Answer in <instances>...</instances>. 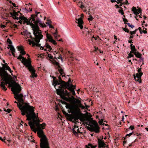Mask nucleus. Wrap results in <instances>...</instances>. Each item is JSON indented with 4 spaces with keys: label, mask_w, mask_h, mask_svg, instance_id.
<instances>
[{
    "label": "nucleus",
    "mask_w": 148,
    "mask_h": 148,
    "mask_svg": "<svg viewBox=\"0 0 148 148\" xmlns=\"http://www.w3.org/2000/svg\"><path fill=\"white\" fill-rule=\"evenodd\" d=\"M87 129L91 132H94L96 133H99V127L95 121L94 122L90 127H87Z\"/></svg>",
    "instance_id": "obj_9"
},
{
    "label": "nucleus",
    "mask_w": 148,
    "mask_h": 148,
    "mask_svg": "<svg viewBox=\"0 0 148 148\" xmlns=\"http://www.w3.org/2000/svg\"><path fill=\"white\" fill-rule=\"evenodd\" d=\"M135 34V32H134V31L130 32V34L131 35H132L133 34Z\"/></svg>",
    "instance_id": "obj_55"
},
{
    "label": "nucleus",
    "mask_w": 148,
    "mask_h": 148,
    "mask_svg": "<svg viewBox=\"0 0 148 148\" xmlns=\"http://www.w3.org/2000/svg\"><path fill=\"white\" fill-rule=\"evenodd\" d=\"M45 47H46L47 49H49L48 51L50 52H52L53 51V49L47 43H46L45 46Z\"/></svg>",
    "instance_id": "obj_29"
},
{
    "label": "nucleus",
    "mask_w": 148,
    "mask_h": 148,
    "mask_svg": "<svg viewBox=\"0 0 148 148\" xmlns=\"http://www.w3.org/2000/svg\"><path fill=\"white\" fill-rule=\"evenodd\" d=\"M27 120L30 121L29 124L32 130L36 133L37 132L38 136L40 138V148H50L48 140L44 134L43 130L44 129L46 125L45 123L40 124L42 120L39 119L38 116H36L34 112V108L33 106L26 114Z\"/></svg>",
    "instance_id": "obj_1"
},
{
    "label": "nucleus",
    "mask_w": 148,
    "mask_h": 148,
    "mask_svg": "<svg viewBox=\"0 0 148 148\" xmlns=\"http://www.w3.org/2000/svg\"><path fill=\"white\" fill-rule=\"evenodd\" d=\"M92 19H93V18H92V16H89V18H88V20L89 21H91L92 20Z\"/></svg>",
    "instance_id": "obj_52"
},
{
    "label": "nucleus",
    "mask_w": 148,
    "mask_h": 148,
    "mask_svg": "<svg viewBox=\"0 0 148 148\" xmlns=\"http://www.w3.org/2000/svg\"><path fill=\"white\" fill-rule=\"evenodd\" d=\"M98 147L99 148H106L108 147V145L105 143L104 141L100 138H98Z\"/></svg>",
    "instance_id": "obj_15"
},
{
    "label": "nucleus",
    "mask_w": 148,
    "mask_h": 148,
    "mask_svg": "<svg viewBox=\"0 0 148 148\" xmlns=\"http://www.w3.org/2000/svg\"><path fill=\"white\" fill-rule=\"evenodd\" d=\"M48 54L47 56L49 57L50 59H53V56H51V54L48 53V52L47 53Z\"/></svg>",
    "instance_id": "obj_43"
},
{
    "label": "nucleus",
    "mask_w": 148,
    "mask_h": 148,
    "mask_svg": "<svg viewBox=\"0 0 148 148\" xmlns=\"http://www.w3.org/2000/svg\"><path fill=\"white\" fill-rule=\"evenodd\" d=\"M66 108L69 109L68 110L69 114L64 111L62 110L63 114L65 115L69 121H71L74 119L75 121L79 119L82 121L84 119V114L81 113L80 109L75 104L66 103Z\"/></svg>",
    "instance_id": "obj_2"
},
{
    "label": "nucleus",
    "mask_w": 148,
    "mask_h": 148,
    "mask_svg": "<svg viewBox=\"0 0 148 148\" xmlns=\"http://www.w3.org/2000/svg\"><path fill=\"white\" fill-rule=\"evenodd\" d=\"M57 32L56 31V32L53 33V34L54 35V36L55 37V38H56L57 37Z\"/></svg>",
    "instance_id": "obj_60"
},
{
    "label": "nucleus",
    "mask_w": 148,
    "mask_h": 148,
    "mask_svg": "<svg viewBox=\"0 0 148 148\" xmlns=\"http://www.w3.org/2000/svg\"><path fill=\"white\" fill-rule=\"evenodd\" d=\"M115 6L116 7V8H120V7H119V6L117 5V4H116L115 5Z\"/></svg>",
    "instance_id": "obj_64"
},
{
    "label": "nucleus",
    "mask_w": 148,
    "mask_h": 148,
    "mask_svg": "<svg viewBox=\"0 0 148 148\" xmlns=\"http://www.w3.org/2000/svg\"><path fill=\"white\" fill-rule=\"evenodd\" d=\"M50 28H54L51 25V24L48 25Z\"/></svg>",
    "instance_id": "obj_59"
},
{
    "label": "nucleus",
    "mask_w": 148,
    "mask_h": 148,
    "mask_svg": "<svg viewBox=\"0 0 148 148\" xmlns=\"http://www.w3.org/2000/svg\"><path fill=\"white\" fill-rule=\"evenodd\" d=\"M7 41L10 44H12V42L9 39H8L7 40Z\"/></svg>",
    "instance_id": "obj_53"
},
{
    "label": "nucleus",
    "mask_w": 148,
    "mask_h": 148,
    "mask_svg": "<svg viewBox=\"0 0 148 148\" xmlns=\"http://www.w3.org/2000/svg\"><path fill=\"white\" fill-rule=\"evenodd\" d=\"M131 51L132 52V53H134L136 51V49L135 48V47L134 46H133V47H131Z\"/></svg>",
    "instance_id": "obj_37"
},
{
    "label": "nucleus",
    "mask_w": 148,
    "mask_h": 148,
    "mask_svg": "<svg viewBox=\"0 0 148 148\" xmlns=\"http://www.w3.org/2000/svg\"><path fill=\"white\" fill-rule=\"evenodd\" d=\"M143 74V73H137L136 74L135 76L136 77V78H139V79H141V76Z\"/></svg>",
    "instance_id": "obj_32"
},
{
    "label": "nucleus",
    "mask_w": 148,
    "mask_h": 148,
    "mask_svg": "<svg viewBox=\"0 0 148 148\" xmlns=\"http://www.w3.org/2000/svg\"><path fill=\"white\" fill-rule=\"evenodd\" d=\"M11 14L13 18H14L15 16H18V15L17 13L15 11H14L13 13H11Z\"/></svg>",
    "instance_id": "obj_36"
},
{
    "label": "nucleus",
    "mask_w": 148,
    "mask_h": 148,
    "mask_svg": "<svg viewBox=\"0 0 148 148\" xmlns=\"http://www.w3.org/2000/svg\"><path fill=\"white\" fill-rule=\"evenodd\" d=\"M58 90L57 95H59L62 99L67 101L70 102L73 104L77 103V105H76L79 108L82 107V104L81 103V101L79 99H75L74 97L73 96H71V97L69 96L68 97H66L63 94L64 93L63 90L61 91V90L60 89Z\"/></svg>",
    "instance_id": "obj_5"
},
{
    "label": "nucleus",
    "mask_w": 148,
    "mask_h": 148,
    "mask_svg": "<svg viewBox=\"0 0 148 148\" xmlns=\"http://www.w3.org/2000/svg\"><path fill=\"white\" fill-rule=\"evenodd\" d=\"M123 21L124 22V23L125 24H127V22H128V21L126 18H123Z\"/></svg>",
    "instance_id": "obj_49"
},
{
    "label": "nucleus",
    "mask_w": 148,
    "mask_h": 148,
    "mask_svg": "<svg viewBox=\"0 0 148 148\" xmlns=\"http://www.w3.org/2000/svg\"><path fill=\"white\" fill-rule=\"evenodd\" d=\"M78 128V126L76 125H74V128L73 129V131L74 134L75 136L78 135V133H81Z\"/></svg>",
    "instance_id": "obj_19"
},
{
    "label": "nucleus",
    "mask_w": 148,
    "mask_h": 148,
    "mask_svg": "<svg viewBox=\"0 0 148 148\" xmlns=\"http://www.w3.org/2000/svg\"><path fill=\"white\" fill-rule=\"evenodd\" d=\"M16 20H18L20 19V17H19L18 16H15L14 18Z\"/></svg>",
    "instance_id": "obj_57"
},
{
    "label": "nucleus",
    "mask_w": 148,
    "mask_h": 148,
    "mask_svg": "<svg viewBox=\"0 0 148 148\" xmlns=\"http://www.w3.org/2000/svg\"><path fill=\"white\" fill-rule=\"evenodd\" d=\"M18 50L19 51H21L24 50L22 46H19L18 47Z\"/></svg>",
    "instance_id": "obj_42"
},
{
    "label": "nucleus",
    "mask_w": 148,
    "mask_h": 148,
    "mask_svg": "<svg viewBox=\"0 0 148 148\" xmlns=\"http://www.w3.org/2000/svg\"><path fill=\"white\" fill-rule=\"evenodd\" d=\"M0 140H1L2 141L4 142V143H5L6 144H7L8 143H9L10 142H11L10 140H7L6 141H5V139H3L1 137H0Z\"/></svg>",
    "instance_id": "obj_33"
},
{
    "label": "nucleus",
    "mask_w": 148,
    "mask_h": 148,
    "mask_svg": "<svg viewBox=\"0 0 148 148\" xmlns=\"http://www.w3.org/2000/svg\"><path fill=\"white\" fill-rule=\"evenodd\" d=\"M99 122L100 124H102V123H103V120L101 119V120L99 121Z\"/></svg>",
    "instance_id": "obj_61"
},
{
    "label": "nucleus",
    "mask_w": 148,
    "mask_h": 148,
    "mask_svg": "<svg viewBox=\"0 0 148 148\" xmlns=\"http://www.w3.org/2000/svg\"><path fill=\"white\" fill-rule=\"evenodd\" d=\"M51 21L50 20H48L47 22H46V23L48 25L51 24Z\"/></svg>",
    "instance_id": "obj_46"
},
{
    "label": "nucleus",
    "mask_w": 148,
    "mask_h": 148,
    "mask_svg": "<svg viewBox=\"0 0 148 148\" xmlns=\"http://www.w3.org/2000/svg\"><path fill=\"white\" fill-rule=\"evenodd\" d=\"M146 30L147 29L145 27H143V32L144 34H147V32Z\"/></svg>",
    "instance_id": "obj_45"
},
{
    "label": "nucleus",
    "mask_w": 148,
    "mask_h": 148,
    "mask_svg": "<svg viewBox=\"0 0 148 148\" xmlns=\"http://www.w3.org/2000/svg\"><path fill=\"white\" fill-rule=\"evenodd\" d=\"M22 56L21 54H20L19 56L17 58V59L21 60V59H22V60H23V58H25Z\"/></svg>",
    "instance_id": "obj_39"
},
{
    "label": "nucleus",
    "mask_w": 148,
    "mask_h": 148,
    "mask_svg": "<svg viewBox=\"0 0 148 148\" xmlns=\"http://www.w3.org/2000/svg\"><path fill=\"white\" fill-rule=\"evenodd\" d=\"M78 5H79L80 6V8H84V5H82V2H79L78 4Z\"/></svg>",
    "instance_id": "obj_40"
},
{
    "label": "nucleus",
    "mask_w": 148,
    "mask_h": 148,
    "mask_svg": "<svg viewBox=\"0 0 148 148\" xmlns=\"http://www.w3.org/2000/svg\"><path fill=\"white\" fill-rule=\"evenodd\" d=\"M134 79L135 81H137L138 82H139L140 83H141V79H139V78H136V77L135 75H134Z\"/></svg>",
    "instance_id": "obj_34"
},
{
    "label": "nucleus",
    "mask_w": 148,
    "mask_h": 148,
    "mask_svg": "<svg viewBox=\"0 0 148 148\" xmlns=\"http://www.w3.org/2000/svg\"><path fill=\"white\" fill-rule=\"evenodd\" d=\"M0 76L2 78L3 81H5L4 82V85L8 84L9 86L11 87V86L10 85V84H12V82L14 81L11 76L10 75L5 76L2 75H0Z\"/></svg>",
    "instance_id": "obj_10"
},
{
    "label": "nucleus",
    "mask_w": 148,
    "mask_h": 148,
    "mask_svg": "<svg viewBox=\"0 0 148 148\" xmlns=\"http://www.w3.org/2000/svg\"><path fill=\"white\" fill-rule=\"evenodd\" d=\"M14 98L18 102L21 103L22 104H24V100L23 99V95L22 93L19 94V93H17L14 94Z\"/></svg>",
    "instance_id": "obj_13"
},
{
    "label": "nucleus",
    "mask_w": 148,
    "mask_h": 148,
    "mask_svg": "<svg viewBox=\"0 0 148 148\" xmlns=\"http://www.w3.org/2000/svg\"><path fill=\"white\" fill-rule=\"evenodd\" d=\"M93 38L94 39H96V38L94 37V36H93V37H92V38H91L90 39L91 40V41H92L93 42Z\"/></svg>",
    "instance_id": "obj_63"
},
{
    "label": "nucleus",
    "mask_w": 148,
    "mask_h": 148,
    "mask_svg": "<svg viewBox=\"0 0 148 148\" xmlns=\"http://www.w3.org/2000/svg\"><path fill=\"white\" fill-rule=\"evenodd\" d=\"M21 62L26 67L28 68L29 70L33 68L32 65L31 61L30 58L27 59L26 58H23V60H22Z\"/></svg>",
    "instance_id": "obj_11"
},
{
    "label": "nucleus",
    "mask_w": 148,
    "mask_h": 148,
    "mask_svg": "<svg viewBox=\"0 0 148 148\" xmlns=\"http://www.w3.org/2000/svg\"><path fill=\"white\" fill-rule=\"evenodd\" d=\"M20 19L22 21H23V23L25 24V23H26V24L27 25H29L30 26L31 24V23H33L32 22L31 23L30 22V21L31 20H32V19H31V17L29 19H27V18L24 17V16H20Z\"/></svg>",
    "instance_id": "obj_14"
},
{
    "label": "nucleus",
    "mask_w": 148,
    "mask_h": 148,
    "mask_svg": "<svg viewBox=\"0 0 148 148\" xmlns=\"http://www.w3.org/2000/svg\"><path fill=\"white\" fill-rule=\"evenodd\" d=\"M132 11L133 12L134 14L136 16L139 14V13H140L142 12V10L140 8L136 9V8L134 7H132Z\"/></svg>",
    "instance_id": "obj_18"
},
{
    "label": "nucleus",
    "mask_w": 148,
    "mask_h": 148,
    "mask_svg": "<svg viewBox=\"0 0 148 148\" xmlns=\"http://www.w3.org/2000/svg\"><path fill=\"white\" fill-rule=\"evenodd\" d=\"M28 41L29 42V44L30 45L32 44L33 47L35 45L36 47H40V44L38 43L39 42H35L36 43H35L34 42L35 41L34 40H31L29 39L28 40Z\"/></svg>",
    "instance_id": "obj_20"
},
{
    "label": "nucleus",
    "mask_w": 148,
    "mask_h": 148,
    "mask_svg": "<svg viewBox=\"0 0 148 148\" xmlns=\"http://www.w3.org/2000/svg\"><path fill=\"white\" fill-rule=\"evenodd\" d=\"M52 63L54 65L57 66H58V68H60V64L59 62H57L54 59H53L51 60Z\"/></svg>",
    "instance_id": "obj_26"
},
{
    "label": "nucleus",
    "mask_w": 148,
    "mask_h": 148,
    "mask_svg": "<svg viewBox=\"0 0 148 148\" xmlns=\"http://www.w3.org/2000/svg\"><path fill=\"white\" fill-rule=\"evenodd\" d=\"M138 73H141L140 72L141 71V68H138Z\"/></svg>",
    "instance_id": "obj_56"
},
{
    "label": "nucleus",
    "mask_w": 148,
    "mask_h": 148,
    "mask_svg": "<svg viewBox=\"0 0 148 148\" xmlns=\"http://www.w3.org/2000/svg\"><path fill=\"white\" fill-rule=\"evenodd\" d=\"M84 17V15L83 14L81 15V17L78 18L77 20V22H76L78 24V26L80 27L81 29H82L83 28V26L82 25L83 24V21L82 20V17Z\"/></svg>",
    "instance_id": "obj_17"
},
{
    "label": "nucleus",
    "mask_w": 148,
    "mask_h": 148,
    "mask_svg": "<svg viewBox=\"0 0 148 148\" xmlns=\"http://www.w3.org/2000/svg\"><path fill=\"white\" fill-rule=\"evenodd\" d=\"M20 53L22 56L24 55L26 53L25 51L24 50L21 51Z\"/></svg>",
    "instance_id": "obj_50"
},
{
    "label": "nucleus",
    "mask_w": 148,
    "mask_h": 148,
    "mask_svg": "<svg viewBox=\"0 0 148 148\" xmlns=\"http://www.w3.org/2000/svg\"><path fill=\"white\" fill-rule=\"evenodd\" d=\"M59 49L62 53H63V49L61 47L59 48Z\"/></svg>",
    "instance_id": "obj_54"
},
{
    "label": "nucleus",
    "mask_w": 148,
    "mask_h": 148,
    "mask_svg": "<svg viewBox=\"0 0 148 148\" xmlns=\"http://www.w3.org/2000/svg\"><path fill=\"white\" fill-rule=\"evenodd\" d=\"M11 110L10 109H8L7 110H6V111L8 112V113H10L11 111Z\"/></svg>",
    "instance_id": "obj_62"
},
{
    "label": "nucleus",
    "mask_w": 148,
    "mask_h": 148,
    "mask_svg": "<svg viewBox=\"0 0 148 148\" xmlns=\"http://www.w3.org/2000/svg\"><path fill=\"white\" fill-rule=\"evenodd\" d=\"M59 56L58 57V58H57L56 57H55L54 58V59H56V60H57V58H58L59 59H61V60L62 61H63V58H62V57L61 56V55L60 54H59Z\"/></svg>",
    "instance_id": "obj_35"
},
{
    "label": "nucleus",
    "mask_w": 148,
    "mask_h": 148,
    "mask_svg": "<svg viewBox=\"0 0 148 148\" xmlns=\"http://www.w3.org/2000/svg\"><path fill=\"white\" fill-rule=\"evenodd\" d=\"M120 8L121 10H119V13H120L121 15H123L124 14V12H123V11L122 8L121 7H120Z\"/></svg>",
    "instance_id": "obj_38"
},
{
    "label": "nucleus",
    "mask_w": 148,
    "mask_h": 148,
    "mask_svg": "<svg viewBox=\"0 0 148 148\" xmlns=\"http://www.w3.org/2000/svg\"><path fill=\"white\" fill-rule=\"evenodd\" d=\"M123 30L125 31L126 32L129 33V31L128 29L126 28H123Z\"/></svg>",
    "instance_id": "obj_48"
},
{
    "label": "nucleus",
    "mask_w": 148,
    "mask_h": 148,
    "mask_svg": "<svg viewBox=\"0 0 148 148\" xmlns=\"http://www.w3.org/2000/svg\"><path fill=\"white\" fill-rule=\"evenodd\" d=\"M134 127L133 126H132L131 125L129 127L130 129L131 130H133L134 129Z\"/></svg>",
    "instance_id": "obj_58"
},
{
    "label": "nucleus",
    "mask_w": 148,
    "mask_h": 148,
    "mask_svg": "<svg viewBox=\"0 0 148 148\" xmlns=\"http://www.w3.org/2000/svg\"><path fill=\"white\" fill-rule=\"evenodd\" d=\"M24 35H26L28 38H30L31 40H34V38L32 37L30 33L29 32L24 33Z\"/></svg>",
    "instance_id": "obj_27"
},
{
    "label": "nucleus",
    "mask_w": 148,
    "mask_h": 148,
    "mask_svg": "<svg viewBox=\"0 0 148 148\" xmlns=\"http://www.w3.org/2000/svg\"><path fill=\"white\" fill-rule=\"evenodd\" d=\"M9 2L10 3H11V4H12V5H13L14 7H16V4H15V3H14L12 2V1H9Z\"/></svg>",
    "instance_id": "obj_51"
},
{
    "label": "nucleus",
    "mask_w": 148,
    "mask_h": 148,
    "mask_svg": "<svg viewBox=\"0 0 148 148\" xmlns=\"http://www.w3.org/2000/svg\"><path fill=\"white\" fill-rule=\"evenodd\" d=\"M132 52L131 51L130 53L128 54V56L127 57V58H129L131 57H133L134 56L133 54H132Z\"/></svg>",
    "instance_id": "obj_41"
},
{
    "label": "nucleus",
    "mask_w": 148,
    "mask_h": 148,
    "mask_svg": "<svg viewBox=\"0 0 148 148\" xmlns=\"http://www.w3.org/2000/svg\"><path fill=\"white\" fill-rule=\"evenodd\" d=\"M3 67L1 68H0V75H4L5 76H10L7 71H5V69L7 70L10 71L11 74L12 75V72H13L12 71H11V69L7 64V63H5V64H2Z\"/></svg>",
    "instance_id": "obj_8"
},
{
    "label": "nucleus",
    "mask_w": 148,
    "mask_h": 148,
    "mask_svg": "<svg viewBox=\"0 0 148 148\" xmlns=\"http://www.w3.org/2000/svg\"><path fill=\"white\" fill-rule=\"evenodd\" d=\"M76 87V86L74 85L73 87H69L67 89L71 91L73 95H75V93L74 91V89H75Z\"/></svg>",
    "instance_id": "obj_23"
},
{
    "label": "nucleus",
    "mask_w": 148,
    "mask_h": 148,
    "mask_svg": "<svg viewBox=\"0 0 148 148\" xmlns=\"http://www.w3.org/2000/svg\"><path fill=\"white\" fill-rule=\"evenodd\" d=\"M93 37V36L91 35V32L88 31L86 34L85 37V40L89 39Z\"/></svg>",
    "instance_id": "obj_22"
},
{
    "label": "nucleus",
    "mask_w": 148,
    "mask_h": 148,
    "mask_svg": "<svg viewBox=\"0 0 148 148\" xmlns=\"http://www.w3.org/2000/svg\"><path fill=\"white\" fill-rule=\"evenodd\" d=\"M127 25H128V26L131 27L132 28H133L134 27V25H132V24H130L129 23H127Z\"/></svg>",
    "instance_id": "obj_44"
},
{
    "label": "nucleus",
    "mask_w": 148,
    "mask_h": 148,
    "mask_svg": "<svg viewBox=\"0 0 148 148\" xmlns=\"http://www.w3.org/2000/svg\"><path fill=\"white\" fill-rule=\"evenodd\" d=\"M133 132H131V133H129V134H127L125 136V139H126V137L127 136H130L132 135L133 134Z\"/></svg>",
    "instance_id": "obj_47"
},
{
    "label": "nucleus",
    "mask_w": 148,
    "mask_h": 148,
    "mask_svg": "<svg viewBox=\"0 0 148 148\" xmlns=\"http://www.w3.org/2000/svg\"><path fill=\"white\" fill-rule=\"evenodd\" d=\"M8 46L9 47L10 50L11 51L12 56L15 57V55L14 53L15 52V49L14 48V47L12 45H8Z\"/></svg>",
    "instance_id": "obj_25"
},
{
    "label": "nucleus",
    "mask_w": 148,
    "mask_h": 148,
    "mask_svg": "<svg viewBox=\"0 0 148 148\" xmlns=\"http://www.w3.org/2000/svg\"><path fill=\"white\" fill-rule=\"evenodd\" d=\"M51 77L53 79V85L54 86V87H56V86L58 85H60L59 86V88L60 89H56V93L57 94V91H58V90H61V91L63 90L64 91V96H69L70 95L69 92L67 90L64 91V90H66L69 87H73L74 85L72 84H70V82L71 83V79L70 78H69L68 81L66 82L62 80L61 77L60 76H58V78L59 80L56 79V77L53 76H51Z\"/></svg>",
    "instance_id": "obj_3"
},
{
    "label": "nucleus",
    "mask_w": 148,
    "mask_h": 148,
    "mask_svg": "<svg viewBox=\"0 0 148 148\" xmlns=\"http://www.w3.org/2000/svg\"><path fill=\"white\" fill-rule=\"evenodd\" d=\"M138 58H140L141 56V54L139 53L138 52H136L135 51L133 53Z\"/></svg>",
    "instance_id": "obj_31"
},
{
    "label": "nucleus",
    "mask_w": 148,
    "mask_h": 148,
    "mask_svg": "<svg viewBox=\"0 0 148 148\" xmlns=\"http://www.w3.org/2000/svg\"><path fill=\"white\" fill-rule=\"evenodd\" d=\"M38 23L39 26L42 28L46 27V25L44 23L41 22L39 20L36 21L35 22V24L32 23L31 25L33 32V34L35 36L34 40L35 42H40V40L42 38L43 36L42 34L41 30L39 29Z\"/></svg>",
    "instance_id": "obj_4"
},
{
    "label": "nucleus",
    "mask_w": 148,
    "mask_h": 148,
    "mask_svg": "<svg viewBox=\"0 0 148 148\" xmlns=\"http://www.w3.org/2000/svg\"><path fill=\"white\" fill-rule=\"evenodd\" d=\"M59 69H58V71H59V73L60 74V75L59 76H60L61 77V76L62 77H66L65 75L66 74L64 72V70L60 66V68H58Z\"/></svg>",
    "instance_id": "obj_21"
},
{
    "label": "nucleus",
    "mask_w": 148,
    "mask_h": 148,
    "mask_svg": "<svg viewBox=\"0 0 148 148\" xmlns=\"http://www.w3.org/2000/svg\"><path fill=\"white\" fill-rule=\"evenodd\" d=\"M46 36L47 39H46V42L48 41L49 42L52 43L54 45L56 44V41L53 39L52 37L50 34L47 33L46 34Z\"/></svg>",
    "instance_id": "obj_16"
},
{
    "label": "nucleus",
    "mask_w": 148,
    "mask_h": 148,
    "mask_svg": "<svg viewBox=\"0 0 148 148\" xmlns=\"http://www.w3.org/2000/svg\"><path fill=\"white\" fill-rule=\"evenodd\" d=\"M14 102L17 104L18 107L21 112V114L22 115H25L26 114L29 109L32 108L31 106L29 105L27 103H25L24 104H22L21 103L17 102L15 101Z\"/></svg>",
    "instance_id": "obj_6"
},
{
    "label": "nucleus",
    "mask_w": 148,
    "mask_h": 148,
    "mask_svg": "<svg viewBox=\"0 0 148 148\" xmlns=\"http://www.w3.org/2000/svg\"><path fill=\"white\" fill-rule=\"evenodd\" d=\"M36 15L32 14L31 15V22H33L35 24V22L38 20H39L40 22H42L40 19V17H41V15L40 14V13L39 12H37L36 11L35 12Z\"/></svg>",
    "instance_id": "obj_12"
},
{
    "label": "nucleus",
    "mask_w": 148,
    "mask_h": 148,
    "mask_svg": "<svg viewBox=\"0 0 148 148\" xmlns=\"http://www.w3.org/2000/svg\"><path fill=\"white\" fill-rule=\"evenodd\" d=\"M0 86L2 89L4 90L5 91L7 90V88L4 86V82H1Z\"/></svg>",
    "instance_id": "obj_30"
},
{
    "label": "nucleus",
    "mask_w": 148,
    "mask_h": 148,
    "mask_svg": "<svg viewBox=\"0 0 148 148\" xmlns=\"http://www.w3.org/2000/svg\"><path fill=\"white\" fill-rule=\"evenodd\" d=\"M29 71L32 73V77H37V75L35 73L36 71L33 68L32 69H30L29 70Z\"/></svg>",
    "instance_id": "obj_24"
},
{
    "label": "nucleus",
    "mask_w": 148,
    "mask_h": 148,
    "mask_svg": "<svg viewBox=\"0 0 148 148\" xmlns=\"http://www.w3.org/2000/svg\"><path fill=\"white\" fill-rule=\"evenodd\" d=\"M11 87V90L14 94L17 93H19L21 90V87L20 85L15 81L12 82V84H10Z\"/></svg>",
    "instance_id": "obj_7"
},
{
    "label": "nucleus",
    "mask_w": 148,
    "mask_h": 148,
    "mask_svg": "<svg viewBox=\"0 0 148 148\" xmlns=\"http://www.w3.org/2000/svg\"><path fill=\"white\" fill-rule=\"evenodd\" d=\"M97 147V145H93L91 143H88L87 145H85L86 148H96Z\"/></svg>",
    "instance_id": "obj_28"
}]
</instances>
